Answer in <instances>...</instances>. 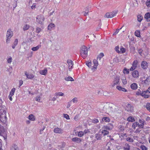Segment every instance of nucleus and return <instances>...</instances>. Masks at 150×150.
<instances>
[{
  "instance_id": "58836bf2",
  "label": "nucleus",
  "mask_w": 150,
  "mask_h": 150,
  "mask_svg": "<svg viewBox=\"0 0 150 150\" xmlns=\"http://www.w3.org/2000/svg\"><path fill=\"white\" fill-rule=\"evenodd\" d=\"M148 93H147V92H146V93H144H144H143L144 94H143V95H142V96L146 98H148L149 97V95L146 94H147Z\"/></svg>"
},
{
  "instance_id": "7c9ffc66",
  "label": "nucleus",
  "mask_w": 150,
  "mask_h": 150,
  "mask_svg": "<svg viewBox=\"0 0 150 150\" xmlns=\"http://www.w3.org/2000/svg\"><path fill=\"white\" fill-rule=\"evenodd\" d=\"M129 69H127L125 67L123 70V72L125 74H128L129 73Z\"/></svg>"
},
{
  "instance_id": "a19ab883",
  "label": "nucleus",
  "mask_w": 150,
  "mask_h": 150,
  "mask_svg": "<svg viewBox=\"0 0 150 150\" xmlns=\"http://www.w3.org/2000/svg\"><path fill=\"white\" fill-rule=\"evenodd\" d=\"M126 49L125 48H123L122 47H121L120 48V53L121 54H123L125 53V52Z\"/></svg>"
},
{
  "instance_id": "774afa93",
  "label": "nucleus",
  "mask_w": 150,
  "mask_h": 150,
  "mask_svg": "<svg viewBox=\"0 0 150 150\" xmlns=\"http://www.w3.org/2000/svg\"><path fill=\"white\" fill-rule=\"evenodd\" d=\"M36 7V4L35 3H34L33 4L32 6H31V8L32 9L35 8Z\"/></svg>"
},
{
  "instance_id": "6e6552de",
  "label": "nucleus",
  "mask_w": 150,
  "mask_h": 150,
  "mask_svg": "<svg viewBox=\"0 0 150 150\" xmlns=\"http://www.w3.org/2000/svg\"><path fill=\"white\" fill-rule=\"evenodd\" d=\"M113 128V125L112 124L110 123L107 125L104 126L102 128L103 129L106 130H111Z\"/></svg>"
},
{
  "instance_id": "4d7b16f0",
  "label": "nucleus",
  "mask_w": 150,
  "mask_h": 150,
  "mask_svg": "<svg viewBox=\"0 0 150 150\" xmlns=\"http://www.w3.org/2000/svg\"><path fill=\"white\" fill-rule=\"evenodd\" d=\"M146 6L148 7L150 6V0H147L146 2Z\"/></svg>"
},
{
  "instance_id": "cd10ccee",
  "label": "nucleus",
  "mask_w": 150,
  "mask_h": 150,
  "mask_svg": "<svg viewBox=\"0 0 150 150\" xmlns=\"http://www.w3.org/2000/svg\"><path fill=\"white\" fill-rule=\"evenodd\" d=\"M28 119L32 121H34L35 120L34 116L32 114H30L29 115Z\"/></svg>"
},
{
  "instance_id": "72a5a7b5",
  "label": "nucleus",
  "mask_w": 150,
  "mask_h": 150,
  "mask_svg": "<svg viewBox=\"0 0 150 150\" xmlns=\"http://www.w3.org/2000/svg\"><path fill=\"white\" fill-rule=\"evenodd\" d=\"M127 120L129 122H134L135 121L134 119L132 117L130 116L127 118Z\"/></svg>"
},
{
  "instance_id": "dca6fc26",
  "label": "nucleus",
  "mask_w": 150,
  "mask_h": 150,
  "mask_svg": "<svg viewBox=\"0 0 150 150\" xmlns=\"http://www.w3.org/2000/svg\"><path fill=\"white\" fill-rule=\"evenodd\" d=\"M141 66L143 69H146L148 67L147 63L145 61H142L141 63Z\"/></svg>"
},
{
  "instance_id": "f03ea898",
  "label": "nucleus",
  "mask_w": 150,
  "mask_h": 150,
  "mask_svg": "<svg viewBox=\"0 0 150 150\" xmlns=\"http://www.w3.org/2000/svg\"><path fill=\"white\" fill-rule=\"evenodd\" d=\"M93 64L91 61L87 62H86V64L93 71H94L96 70L98 64L97 60L94 59L93 61Z\"/></svg>"
},
{
  "instance_id": "052dcab7",
  "label": "nucleus",
  "mask_w": 150,
  "mask_h": 150,
  "mask_svg": "<svg viewBox=\"0 0 150 150\" xmlns=\"http://www.w3.org/2000/svg\"><path fill=\"white\" fill-rule=\"evenodd\" d=\"M71 101H70L69 102H68L67 103V108H69L71 106Z\"/></svg>"
},
{
  "instance_id": "338daca9",
  "label": "nucleus",
  "mask_w": 150,
  "mask_h": 150,
  "mask_svg": "<svg viewBox=\"0 0 150 150\" xmlns=\"http://www.w3.org/2000/svg\"><path fill=\"white\" fill-rule=\"evenodd\" d=\"M146 92L148 93H150V87L148 88L146 91H144V93H146Z\"/></svg>"
},
{
  "instance_id": "13d9d810",
  "label": "nucleus",
  "mask_w": 150,
  "mask_h": 150,
  "mask_svg": "<svg viewBox=\"0 0 150 150\" xmlns=\"http://www.w3.org/2000/svg\"><path fill=\"white\" fill-rule=\"evenodd\" d=\"M92 122L94 123H96L99 122V120L97 119H95L92 120Z\"/></svg>"
},
{
  "instance_id": "9b49d317",
  "label": "nucleus",
  "mask_w": 150,
  "mask_h": 150,
  "mask_svg": "<svg viewBox=\"0 0 150 150\" xmlns=\"http://www.w3.org/2000/svg\"><path fill=\"white\" fill-rule=\"evenodd\" d=\"M120 79L119 77H115L112 84V86L114 87L115 85L118 84L120 81Z\"/></svg>"
},
{
  "instance_id": "2eb2a0df",
  "label": "nucleus",
  "mask_w": 150,
  "mask_h": 150,
  "mask_svg": "<svg viewBox=\"0 0 150 150\" xmlns=\"http://www.w3.org/2000/svg\"><path fill=\"white\" fill-rule=\"evenodd\" d=\"M67 62L69 65V71H71L72 68L73 62L70 59L67 60Z\"/></svg>"
},
{
  "instance_id": "4c0bfd02",
  "label": "nucleus",
  "mask_w": 150,
  "mask_h": 150,
  "mask_svg": "<svg viewBox=\"0 0 150 150\" xmlns=\"http://www.w3.org/2000/svg\"><path fill=\"white\" fill-rule=\"evenodd\" d=\"M122 82L124 85H125L127 83V81L125 77L122 79Z\"/></svg>"
},
{
  "instance_id": "f8f14e48",
  "label": "nucleus",
  "mask_w": 150,
  "mask_h": 150,
  "mask_svg": "<svg viewBox=\"0 0 150 150\" xmlns=\"http://www.w3.org/2000/svg\"><path fill=\"white\" fill-rule=\"evenodd\" d=\"M13 33L11 30V29H9L7 32L6 33V37L7 38H11L13 36Z\"/></svg>"
},
{
  "instance_id": "69168bd1",
  "label": "nucleus",
  "mask_w": 150,
  "mask_h": 150,
  "mask_svg": "<svg viewBox=\"0 0 150 150\" xmlns=\"http://www.w3.org/2000/svg\"><path fill=\"white\" fill-rule=\"evenodd\" d=\"M18 42V40L17 39H16L15 40L14 42H13V44L14 45H17V44Z\"/></svg>"
},
{
  "instance_id": "f3484780",
  "label": "nucleus",
  "mask_w": 150,
  "mask_h": 150,
  "mask_svg": "<svg viewBox=\"0 0 150 150\" xmlns=\"http://www.w3.org/2000/svg\"><path fill=\"white\" fill-rule=\"evenodd\" d=\"M72 141L77 143H80L81 141V139L78 137H74L72 139Z\"/></svg>"
},
{
  "instance_id": "49530a36",
  "label": "nucleus",
  "mask_w": 150,
  "mask_h": 150,
  "mask_svg": "<svg viewBox=\"0 0 150 150\" xmlns=\"http://www.w3.org/2000/svg\"><path fill=\"white\" fill-rule=\"evenodd\" d=\"M41 99V97L40 96H37L35 98V99L37 101L40 102V100Z\"/></svg>"
},
{
  "instance_id": "a878e982",
  "label": "nucleus",
  "mask_w": 150,
  "mask_h": 150,
  "mask_svg": "<svg viewBox=\"0 0 150 150\" xmlns=\"http://www.w3.org/2000/svg\"><path fill=\"white\" fill-rule=\"evenodd\" d=\"M10 150H19V149L16 145H13L11 147Z\"/></svg>"
},
{
  "instance_id": "f257e3e1",
  "label": "nucleus",
  "mask_w": 150,
  "mask_h": 150,
  "mask_svg": "<svg viewBox=\"0 0 150 150\" xmlns=\"http://www.w3.org/2000/svg\"><path fill=\"white\" fill-rule=\"evenodd\" d=\"M6 113V108L5 106L0 105V121L3 123H5L7 120Z\"/></svg>"
},
{
  "instance_id": "bf43d9fd",
  "label": "nucleus",
  "mask_w": 150,
  "mask_h": 150,
  "mask_svg": "<svg viewBox=\"0 0 150 150\" xmlns=\"http://www.w3.org/2000/svg\"><path fill=\"white\" fill-rule=\"evenodd\" d=\"M144 123H141L140 124H139V123L138 127L139 128H143L144 127Z\"/></svg>"
},
{
  "instance_id": "2f4dec72",
  "label": "nucleus",
  "mask_w": 150,
  "mask_h": 150,
  "mask_svg": "<svg viewBox=\"0 0 150 150\" xmlns=\"http://www.w3.org/2000/svg\"><path fill=\"white\" fill-rule=\"evenodd\" d=\"M130 146L129 144H126L124 147V150H129Z\"/></svg>"
},
{
  "instance_id": "0eeeda50",
  "label": "nucleus",
  "mask_w": 150,
  "mask_h": 150,
  "mask_svg": "<svg viewBox=\"0 0 150 150\" xmlns=\"http://www.w3.org/2000/svg\"><path fill=\"white\" fill-rule=\"evenodd\" d=\"M131 73L132 76L134 79H137L139 78V73L137 70H134L132 71Z\"/></svg>"
},
{
  "instance_id": "ea45409f",
  "label": "nucleus",
  "mask_w": 150,
  "mask_h": 150,
  "mask_svg": "<svg viewBox=\"0 0 150 150\" xmlns=\"http://www.w3.org/2000/svg\"><path fill=\"white\" fill-rule=\"evenodd\" d=\"M102 120L103 121L108 122L110 121V119L108 117H104L102 118Z\"/></svg>"
},
{
  "instance_id": "4be33fe9",
  "label": "nucleus",
  "mask_w": 150,
  "mask_h": 150,
  "mask_svg": "<svg viewBox=\"0 0 150 150\" xmlns=\"http://www.w3.org/2000/svg\"><path fill=\"white\" fill-rule=\"evenodd\" d=\"M30 25H29L25 24L23 25V28L24 31H25L29 29L30 27Z\"/></svg>"
},
{
  "instance_id": "37998d69",
  "label": "nucleus",
  "mask_w": 150,
  "mask_h": 150,
  "mask_svg": "<svg viewBox=\"0 0 150 150\" xmlns=\"http://www.w3.org/2000/svg\"><path fill=\"white\" fill-rule=\"evenodd\" d=\"M138 125L139 122H135L133 124L132 127L133 128L135 129L136 127H137V126H138Z\"/></svg>"
},
{
  "instance_id": "c9c22d12",
  "label": "nucleus",
  "mask_w": 150,
  "mask_h": 150,
  "mask_svg": "<svg viewBox=\"0 0 150 150\" xmlns=\"http://www.w3.org/2000/svg\"><path fill=\"white\" fill-rule=\"evenodd\" d=\"M134 34L136 36L139 37L140 36V31L139 30H137L135 32Z\"/></svg>"
},
{
  "instance_id": "de8ad7c7",
  "label": "nucleus",
  "mask_w": 150,
  "mask_h": 150,
  "mask_svg": "<svg viewBox=\"0 0 150 150\" xmlns=\"http://www.w3.org/2000/svg\"><path fill=\"white\" fill-rule=\"evenodd\" d=\"M14 94H13V93H12L11 92H10V94L8 96V98L11 101H12V96H13L14 95Z\"/></svg>"
},
{
  "instance_id": "c85d7f7f",
  "label": "nucleus",
  "mask_w": 150,
  "mask_h": 150,
  "mask_svg": "<svg viewBox=\"0 0 150 150\" xmlns=\"http://www.w3.org/2000/svg\"><path fill=\"white\" fill-rule=\"evenodd\" d=\"M103 134L104 136H105L109 134L108 131L105 129H103L101 132Z\"/></svg>"
},
{
  "instance_id": "ddd939ff",
  "label": "nucleus",
  "mask_w": 150,
  "mask_h": 150,
  "mask_svg": "<svg viewBox=\"0 0 150 150\" xmlns=\"http://www.w3.org/2000/svg\"><path fill=\"white\" fill-rule=\"evenodd\" d=\"M24 74L28 79H32L35 77V75L34 74H29L28 73L27 71H25Z\"/></svg>"
},
{
  "instance_id": "9d476101",
  "label": "nucleus",
  "mask_w": 150,
  "mask_h": 150,
  "mask_svg": "<svg viewBox=\"0 0 150 150\" xmlns=\"http://www.w3.org/2000/svg\"><path fill=\"white\" fill-rule=\"evenodd\" d=\"M63 130L59 127L55 128L54 129V132L55 133L61 134L63 132Z\"/></svg>"
},
{
  "instance_id": "4468645a",
  "label": "nucleus",
  "mask_w": 150,
  "mask_h": 150,
  "mask_svg": "<svg viewBox=\"0 0 150 150\" xmlns=\"http://www.w3.org/2000/svg\"><path fill=\"white\" fill-rule=\"evenodd\" d=\"M6 134V133L3 127L0 125V135L3 136Z\"/></svg>"
},
{
  "instance_id": "5fc2aeb1",
  "label": "nucleus",
  "mask_w": 150,
  "mask_h": 150,
  "mask_svg": "<svg viewBox=\"0 0 150 150\" xmlns=\"http://www.w3.org/2000/svg\"><path fill=\"white\" fill-rule=\"evenodd\" d=\"M147 109L150 112V103H148L146 106Z\"/></svg>"
},
{
  "instance_id": "5701e85b",
  "label": "nucleus",
  "mask_w": 150,
  "mask_h": 150,
  "mask_svg": "<svg viewBox=\"0 0 150 150\" xmlns=\"http://www.w3.org/2000/svg\"><path fill=\"white\" fill-rule=\"evenodd\" d=\"M133 108L132 105L130 104H128L127 106L126 110L128 111H132L133 110Z\"/></svg>"
},
{
  "instance_id": "c756f323",
  "label": "nucleus",
  "mask_w": 150,
  "mask_h": 150,
  "mask_svg": "<svg viewBox=\"0 0 150 150\" xmlns=\"http://www.w3.org/2000/svg\"><path fill=\"white\" fill-rule=\"evenodd\" d=\"M144 93V91L141 92L139 89L138 90V91L136 92V95L137 96H142Z\"/></svg>"
},
{
  "instance_id": "680f3d73",
  "label": "nucleus",
  "mask_w": 150,
  "mask_h": 150,
  "mask_svg": "<svg viewBox=\"0 0 150 150\" xmlns=\"http://www.w3.org/2000/svg\"><path fill=\"white\" fill-rule=\"evenodd\" d=\"M42 29L39 27L37 28L36 29V31L37 33H39L40 31H41Z\"/></svg>"
},
{
  "instance_id": "6ab92c4d",
  "label": "nucleus",
  "mask_w": 150,
  "mask_h": 150,
  "mask_svg": "<svg viewBox=\"0 0 150 150\" xmlns=\"http://www.w3.org/2000/svg\"><path fill=\"white\" fill-rule=\"evenodd\" d=\"M137 85L136 83H133L130 85L131 88L133 90H136L137 88Z\"/></svg>"
},
{
  "instance_id": "39448f33",
  "label": "nucleus",
  "mask_w": 150,
  "mask_h": 150,
  "mask_svg": "<svg viewBox=\"0 0 150 150\" xmlns=\"http://www.w3.org/2000/svg\"><path fill=\"white\" fill-rule=\"evenodd\" d=\"M118 12V11L115 10L112 12L107 13L105 16V17L108 18H111L115 16Z\"/></svg>"
},
{
  "instance_id": "c03bdc74",
  "label": "nucleus",
  "mask_w": 150,
  "mask_h": 150,
  "mask_svg": "<svg viewBox=\"0 0 150 150\" xmlns=\"http://www.w3.org/2000/svg\"><path fill=\"white\" fill-rule=\"evenodd\" d=\"M126 140L129 142H133L134 141L133 139L130 137H128L126 139Z\"/></svg>"
},
{
  "instance_id": "8fccbe9b",
  "label": "nucleus",
  "mask_w": 150,
  "mask_h": 150,
  "mask_svg": "<svg viewBox=\"0 0 150 150\" xmlns=\"http://www.w3.org/2000/svg\"><path fill=\"white\" fill-rule=\"evenodd\" d=\"M119 47L118 46H116L115 48V51L118 53H120V51L119 50Z\"/></svg>"
},
{
  "instance_id": "7ed1b4c3",
  "label": "nucleus",
  "mask_w": 150,
  "mask_h": 150,
  "mask_svg": "<svg viewBox=\"0 0 150 150\" xmlns=\"http://www.w3.org/2000/svg\"><path fill=\"white\" fill-rule=\"evenodd\" d=\"M88 49L84 45L81 46L80 50V55L83 58H86L88 56Z\"/></svg>"
},
{
  "instance_id": "412c9836",
  "label": "nucleus",
  "mask_w": 150,
  "mask_h": 150,
  "mask_svg": "<svg viewBox=\"0 0 150 150\" xmlns=\"http://www.w3.org/2000/svg\"><path fill=\"white\" fill-rule=\"evenodd\" d=\"M117 88L119 91H122L126 92L127 91V90L125 88H122V87L118 86H117L116 87Z\"/></svg>"
},
{
  "instance_id": "603ef678",
  "label": "nucleus",
  "mask_w": 150,
  "mask_h": 150,
  "mask_svg": "<svg viewBox=\"0 0 150 150\" xmlns=\"http://www.w3.org/2000/svg\"><path fill=\"white\" fill-rule=\"evenodd\" d=\"M140 148L142 150H147V147L143 145H141L140 146Z\"/></svg>"
},
{
  "instance_id": "864d4df0",
  "label": "nucleus",
  "mask_w": 150,
  "mask_h": 150,
  "mask_svg": "<svg viewBox=\"0 0 150 150\" xmlns=\"http://www.w3.org/2000/svg\"><path fill=\"white\" fill-rule=\"evenodd\" d=\"M64 117L67 120H69L70 119L69 116L67 114H64Z\"/></svg>"
},
{
  "instance_id": "423d86ee",
  "label": "nucleus",
  "mask_w": 150,
  "mask_h": 150,
  "mask_svg": "<svg viewBox=\"0 0 150 150\" xmlns=\"http://www.w3.org/2000/svg\"><path fill=\"white\" fill-rule=\"evenodd\" d=\"M124 25H123L120 28L117 29L115 32L113 33V35H115L119 33V35H122L125 32V30H124L122 31L121 30V29L123 27Z\"/></svg>"
},
{
  "instance_id": "e2e57ef3",
  "label": "nucleus",
  "mask_w": 150,
  "mask_h": 150,
  "mask_svg": "<svg viewBox=\"0 0 150 150\" xmlns=\"http://www.w3.org/2000/svg\"><path fill=\"white\" fill-rule=\"evenodd\" d=\"M89 132V131L88 129H86L85 130L83 131V132L84 134H85L87 133L88 132Z\"/></svg>"
},
{
  "instance_id": "f704fd0d",
  "label": "nucleus",
  "mask_w": 150,
  "mask_h": 150,
  "mask_svg": "<svg viewBox=\"0 0 150 150\" xmlns=\"http://www.w3.org/2000/svg\"><path fill=\"white\" fill-rule=\"evenodd\" d=\"M40 47V45H38L35 47H33L32 48V50L33 51H36L38 50Z\"/></svg>"
},
{
  "instance_id": "0e129e2a",
  "label": "nucleus",
  "mask_w": 150,
  "mask_h": 150,
  "mask_svg": "<svg viewBox=\"0 0 150 150\" xmlns=\"http://www.w3.org/2000/svg\"><path fill=\"white\" fill-rule=\"evenodd\" d=\"M15 90H16V89L15 88H13L11 90L10 92H11L12 93H13V94H14Z\"/></svg>"
},
{
  "instance_id": "aec40b11",
  "label": "nucleus",
  "mask_w": 150,
  "mask_h": 150,
  "mask_svg": "<svg viewBox=\"0 0 150 150\" xmlns=\"http://www.w3.org/2000/svg\"><path fill=\"white\" fill-rule=\"evenodd\" d=\"M144 17L148 21H150V13H147L145 14Z\"/></svg>"
},
{
  "instance_id": "473e14b6",
  "label": "nucleus",
  "mask_w": 150,
  "mask_h": 150,
  "mask_svg": "<svg viewBox=\"0 0 150 150\" xmlns=\"http://www.w3.org/2000/svg\"><path fill=\"white\" fill-rule=\"evenodd\" d=\"M150 79V77H148L144 81H144V83L146 84H149V83Z\"/></svg>"
},
{
  "instance_id": "a18cd8bd",
  "label": "nucleus",
  "mask_w": 150,
  "mask_h": 150,
  "mask_svg": "<svg viewBox=\"0 0 150 150\" xmlns=\"http://www.w3.org/2000/svg\"><path fill=\"white\" fill-rule=\"evenodd\" d=\"M55 95L56 96H63L64 95V94L62 92H59L56 93Z\"/></svg>"
},
{
  "instance_id": "bb28decb",
  "label": "nucleus",
  "mask_w": 150,
  "mask_h": 150,
  "mask_svg": "<svg viewBox=\"0 0 150 150\" xmlns=\"http://www.w3.org/2000/svg\"><path fill=\"white\" fill-rule=\"evenodd\" d=\"M64 79L67 81H74L73 78L71 76H68L67 77H65L64 78Z\"/></svg>"
},
{
  "instance_id": "09e8293b",
  "label": "nucleus",
  "mask_w": 150,
  "mask_h": 150,
  "mask_svg": "<svg viewBox=\"0 0 150 150\" xmlns=\"http://www.w3.org/2000/svg\"><path fill=\"white\" fill-rule=\"evenodd\" d=\"M142 19V17L141 15H139L137 16V20L138 21L140 22Z\"/></svg>"
},
{
  "instance_id": "6e6d98bb",
  "label": "nucleus",
  "mask_w": 150,
  "mask_h": 150,
  "mask_svg": "<svg viewBox=\"0 0 150 150\" xmlns=\"http://www.w3.org/2000/svg\"><path fill=\"white\" fill-rule=\"evenodd\" d=\"M71 101V102H73L74 103H76L77 102V98H74Z\"/></svg>"
},
{
  "instance_id": "393cba45",
  "label": "nucleus",
  "mask_w": 150,
  "mask_h": 150,
  "mask_svg": "<svg viewBox=\"0 0 150 150\" xmlns=\"http://www.w3.org/2000/svg\"><path fill=\"white\" fill-rule=\"evenodd\" d=\"M102 135L99 134L97 133L96 134V138L97 140H100L101 139Z\"/></svg>"
},
{
  "instance_id": "a211bd4d",
  "label": "nucleus",
  "mask_w": 150,
  "mask_h": 150,
  "mask_svg": "<svg viewBox=\"0 0 150 150\" xmlns=\"http://www.w3.org/2000/svg\"><path fill=\"white\" fill-rule=\"evenodd\" d=\"M55 27V25L54 24L50 23L48 26V29L50 30H52L54 29Z\"/></svg>"
},
{
  "instance_id": "79ce46f5",
  "label": "nucleus",
  "mask_w": 150,
  "mask_h": 150,
  "mask_svg": "<svg viewBox=\"0 0 150 150\" xmlns=\"http://www.w3.org/2000/svg\"><path fill=\"white\" fill-rule=\"evenodd\" d=\"M84 135L83 132L82 131H80L78 133V136L79 137H81Z\"/></svg>"
},
{
  "instance_id": "b1692460",
  "label": "nucleus",
  "mask_w": 150,
  "mask_h": 150,
  "mask_svg": "<svg viewBox=\"0 0 150 150\" xmlns=\"http://www.w3.org/2000/svg\"><path fill=\"white\" fill-rule=\"evenodd\" d=\"M47 72V70L46 69L41 70L40 71V73L43 75H46Z\"/></svg>"
},
{
  "instance_id": "e433bc0d",
  "label": "nucleus",
  "mask_w": 150,
  "mask_h": 150,
  "mask_svg": "<svg viewBox=\"0 0 150 150\" xmlns=\"http://www.w3.org/2000/svg\"><path fill=\"white\" fill-rule=\"evenodd\" d=\"M104 56V54L103 53H100L98 56L97 57V59H99V60H100Z\"/></svg>"
},
{
  "instance_id": "20e7f679",
  "label": "nucleus",
  "mask_w": 150,
  "mask_h": 150,
  "mask_svg": "<svg viewBox=\"0 0 150 150\" xmlns=\"http://www.w3.org/2000/svg\"><path fill=\"white\" fill-rule=\"evenodd\" d=\"M45 20V18L42 15H39L36 17L37 22L39 24L42 25Z\"/></svg>"
},
{
  "instance_id": "3c124183",
  "label": "nucleus",
  "mask_w": 150,
  "mask_h": 150,
  "mask_svg": "<svg viewBox=\"0 0 150 150\" xmlns=\"http://www.w3.org/2000/svg\"><path fill=\"white\" fill-rule=\"evenodd\" d=\"M12 58L11 57H9L7 59V62L8 63L11 64L12 61Z\"/></svg>"
},
{
  "instance_id": "1a4fd4ad",
  "label": "nucleus",
  "mask_w": 150,
  "mask_h": 150,
  "mask_svg": "<svg viewBox=\"0 0 150 150\" xmlns=\"http://www.w3.org/2000/svg\"><path fill=\"white\" fill-rule=\"evenodd\" d=\"M138 63L137 61L136 60L133 62L132 67L129 69L130 71H133L136 69L137 67Z\"/></svg>"
}]
</instances>
